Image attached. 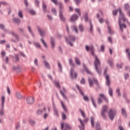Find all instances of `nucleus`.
<instances>
[{"label": "nucleus", "instance_id": "7", "mask_svg": "<svg viewBox=\"0 0 130 130\" xmlns=\"http://www.w3.org/2000/svg\"><path fill=\"white\" fill-rule=\"evenodd\" d=\"M10 34L12 36H14V37L16 39V40H15L14 39H11V41H12V42H19V40H20V37H19V36L18 35L15 34L13 31L11 32Z\"/></svg>", "mask_w": 130, "mask_h": 130}, {"label": "nucleus", "instance_id": "31", "mask_svg": "<svg viewBox=\"0 0 130 130\" xmlns=\"http://www.w3.org/2000/svg\"><path fill=\"white\" fill-rule=\"evenodd\" d=\"M75 60L76 64H78V66H80L81 64V62H80V60H79V58H78V57H75Z\"/></svg>", "mask_w": 130, "mask_h": 130}, {"label": "nucleus", "instance_id": "38", "mask_svg": "<svg viewBox=\"0 0 130 130\" xmlns=\"http://www.w3.org/2000/svg\"><path fill=\"white\" fill-rule=\"evenodd\" d=\"M51 12L55 16H56V9L55 8H52Z\"/></svg>", "mask_w": 130, "mask_h": 130}, {"label": "nucleus", "instance_id": "62", "mask_svg": "<svg viewBox=\"0 0 130 130\" xmlns=\"http://www.w3.org/2000/svg\"><path fill=\"white\" fill-rule=\"evenodd\" d=\"M52 3H53L56 5H58V3H57V0H51Z\"/></svg>", "mask_w": 130, "mask_h": 130}, {"label": "nucleus", "instance_id": "3", "mask_svg": "<svg viewBox=\"0 0 130 130\" xmlns=\"http://www.w3.org/2000/svg\"><path fill=\"white\" fill-rule=\"evenodd\" d=\"M88 81L89 83V87L93 86V83L95 84L96 86H99V83H98V81L96 79H95L94 78L91 79L90 78H88Z\"/></svg>", "mask_w": 130, "mask_h": 130}, {"label": "nucleus", "instance_id": "57", "mask_svg": "<svg viewBox=\"0 0 130 130\" xmlns=\"http://www.w3.org/2000/svg\"><path fill=\"white\" fill-rule=\"evenodd\" d=\"M54 112L56 116H58V111H57V109H54Z\"/></svg>", "mask_w": 130, "mask_h": 130}, {"label": "nucleus", "instance_id": "2", "mask_svg": "<svg viewBox=\"0 0 130 130\" xmlns=\"http://www.w3.org/2000/svg\"><path fill=\"white\" fill-rule=\"evenodd\" d=\"M119 25L120 27V29L121 31L122 32L123 31V28L124 29H126V24L124 23H121V20H123L124 22H126L128 25L130 26V23L129 21H128V20H127V18L124 17V14L123 13H122V11H121V10H119Z\"/></svg>", "mask_w": 130, "mask_h": 130}, {"label": "nucleus", "instance_id": "23", "mask_svg": "<svg viewBox=\"0 0 130 130\" xmlns=\"http://www.w3.org/2000/svg\"><path fill=\"white\" fill-rule=\"evenodd\" d=\"M18 15L19 18H20V19H23L24 16L23 15V12H22V11L19 10Z\"/></svg>", "mask_w": 130, "mask_h": 130}, {"label": "nucleus", "instance_id": "11", "mask_svg": "<svg viewBox=\"0 0 130 130\" xmlns=\"http://www.w3.org/2000/svg\"><path fill=\"white\" fill-rule=\"evenodd\" d=\"M108 113L111 120H113V117H114V115L113 114V111L112 110H110L109 112H108Z\"/></svg>", "mask_w": 130, "mask_h": 130}, {"label": "nucleus", "instance_id": "12", "mask_svg": "<svg viewBox=\"0 0 130 130\" xmlns=\"http://www.w3.org/2000/svg\"><path fill=\"white\" fill-rule=\"evenodd\" d=\"M58 5H59V13H63V5L61 3H58Z\"/></svg>", "mask_w": 130, "mask_h": 130}, {"label": "nucleus", "instance_id": "48", "mask_svg": "<svg viewBox=\"0 0 130 130\" xmlns=\"http://www.w3.org/2000/svg\"><path fill=\"white\" fill-rule=\"evenodd\" d=\"M108 33L109 34H112V31H111V27L110 26H108Z\"/></svg>", "mask_w": 130, "mask_h": 130}, {"label": "nucleus", "instance_id": "25", "mask_svg": "<svg viewBox=\"0 0 130 130\" xmlns=\"http://www.w3.org/2000/svg\"><path fill=\"white\" fill-rule=\"evenodd\" d=\"M116 93L117 94L118 97H121V92H120V89L119 88H117L116 90Z\"/></svg>", "mask_w": 130, "mask_h": 130}, {"label": "nucleus", "instance_id": "59", "mask_svg": "<svg viewBox=\"0 0 130 130\" xmlns=\"http://www.w3.org/2000/svg\"><path fill=\"white\" fill-rule=\"evenodd\" d=\"M58 67L59 72H61V64H60L59 62H58Z\"/></svg>", "mask_w": 130, "mask_h": 130}, {"label": "nucleus", "instance_id": "51", "mask_svg": "<svg viewBox=\"0 0 130 130\" xmlns=\"http://www.w3.org/2000/svg\"><path fill=\"white\" fill-rule=\"evenodd\" d=\"M27 28L29 32H30L32 36L34 37V34H33V32H32V30H31V27H30V26H28Z\"/></svg>", "mask_w": 130, "mask_h": 130}, {"label": "nucleus", "instance_id": "20", "mask_svg": "<svg viewBox=\"0 0 130 130\" xmlns=\"http://www.w3.org/2000/svg\"><path fill=\"white\" fill-rule=\"evenodd\" d=\"M94 121H95V118H94V117H91L90 118V122H91V125L92 127H94L95 126V124H94Z\"/></svg>", "mask_w": 130, "mask_h": 130}, {"label": "nucleus", "instance_id": "1", "mask_svg": "<svg viewBox=\"0 0 130 130\" xmlns=\"http://www.w3.org/2000/svg\"><path fill=\"white\" fill-rule=\"evenodd\" d=\"M85 49L86 51H89V50L90 51L91 54L93 56L95 59L94 66L95 67V71H96L99 75H101V69L98 68V67H100V61L99 60V59H98L97 56L94 55V47H93V46H90L89 47L88 46H85Z\"/></svg>", "mask_w": 130, "mask_h": 130}, {"label": "nucleus", "instance_id": "22", "mask_svg": "<svg viewBox=\"0 0 130 130\" xmlns=\"http://www.w3.org/2000/svg\"><path fill=\"white\" fill-rule=\"evenodd\" d=\"M59 17L62 22H66V18L63 17V15L62 14V13H59Z\"/></svg>", "mask_w": 130, "mask_h": 130}, {"label": "nucleus", "instance_id": "30", "mask_svg": "<svg viewBox=\"0 0 130 130\" xmlns=\"http://www.w3.org/2000/svg\"><path fill=\"white\" fill-rule=\"evenodd\" d=\"M126 53L127 54V56L128 57V59L130 61V52H129V49L127 48L126 49L125 51Z\"/></svg>", "mask_w": 130, "mask_h": 130}, {"label": "nucleus", "instance_id": "26", "mask_svg": "<svg viewBox=\"0 0 130 130\" xmlns=\"http://www.w3.org/2000/svg\"><path fill=\"white\" fill-rule=\"evenodd\" d=\"M121 112H122V115H123L124 117H127V114H126V112H125V109H122Z\"/></svg>", "mask_w": 130, "mask_h": 130}, {"label": "nucleus", "instance_id": "14", "mask_svg": "<svg viewBox=\"0 0 130 130\" xmlns=\"http://www.w3.org/2000/svg\"><path fill=\"white\" fill-rule=\"evenodd\" d=\"M80 122V124L81 125V126H80V128L81 130H85V124H84V123H83V121H82V119H78Z\"/></svg>", "mask_w": 130, "mask_h": 130}, {"label": "nucleus", "instance_id": "13", "mask_svg": "<svg viewBox=\"0 0 130 130\" xmlns=\"http://www.w3.org/2000/svg\"><path fill=\"white\" fill-rule=\"evenodd\" d=\"M79 92L80 94L83 96V99L85 101H89V98H88V96L84 95V92L82 91V90L79 89Z\"/></svg>", "mask_w": 130, "mask_h": 130}, {"label": "nucleus", "instance_id": "40", "mask_svg": "<svg viewBox=\"0 0 130 130\" xmlns=\"http://www.w3.org/2000/svg\"><path fill=\"white\" fill-rule=\"evenodd\" d=\"M0 28L4 31H8V30H7V29H6V28H5V25H4V24H0Z\"/></svg>", "mask_w": 130, "mask_h": 130}, {"label": "nucleus", "instance_id": "50", "mask_svg": "<svg viewBox=\"0 0 130 130\" xmlns=\"http://www.w3.org/2000/svg\"><path fill=\"white\" fill-rule=\"evenodd\" d=\"M102 102H103L102 99H101V98H98V104H101V103H102Z\"/></svg>", "mask_w": 130, "mask_h": 130}, {"label": "nucleus", "instance_id": "16", "mask_svg": "<svg viewBox=\"0 0 130 130\" xmlns=\"http://www.w3.org/2000/svg\"><path fill=\"white\" fill-rule=\"evenodd\" d=\"M77 19H78V15L77 14H73L71 17V21L74 22Z\"/></svg>", "mask_w": 130, "mask_h": 130}, {"label": "nucleus", "instance_id": "17", "mask_svg": "<svg viewBox=\"0 0 130 130\" xmlns=\"http://www.w3.org/2000/svg\"><path fill=\"white\" fill-rule=\"evenodd\" d=\"M38 30L41 36H42V37H43V36H44V34H45V31L42 30V29H40L39 27H38Z\"/></svg>", "mask_w": 130, "mask_h": 130}, {"label": "nucleus", "instance_id": "32", "mask_svg": "<svg viewBox=\"0 0 130 130\" xmlns=\"http://www.w3.org/2000/svg\"><path fill=\"white\" fill-rule=\"evenodd\" d=\"M42 8L44 12H46V5L44 4V1L42 3Z\"/></svg>", "mask_w": 130, "mask_h": 130}, {"label": "nucleus", "instance_id": "21", "mask_svg": "<svg viewBox=\"0 0 130 130\" xmlns=\"http://www.w3.org/2000/svg\"><path fill=\"white\" fill-rule=\"evenodd\" d=\"M95 130H101V128L100 127V123L99 122H95Z\"/></svg>", "mask_w": 130, "mask_h": 130}, {"label": "nucleus", "instance_id": "9", "mask_svg": "<svg viewBox=\"0 0 130 130\" xmlns=\"http://www.w3.org/2000/svg\"><path fill=\"white\" fill-rule=\"evenodd\" d=\"M70 76L72 79H77V77H78V74L75 72L73 68L71 69Z\"/></svg>", "mask_w": 130, "mask_h": 130}, {"label": "nucleus", "instance_id": "60", "mask_svg": "<svg viewBox=\"0 0 130 130\" xmlns=\"http://www.w3.org/2000/svg\"><path fill=\"white\" fill-rule=\"evenodd\" d=\"M1 55L2 57H3V58H4V57H5V56L6 55V53L4 51H2L1 52Z\"/></svg>", "mask_w": 130, "mask_h": 130}, {"label": "nucleus", "instance_id": "54", "mask_svg": "<svg viewBox=\"0 0 130 130\" xmlns=\"http://www.w3.org/2000/svg\"><path fill=\"white\" fill-rule=\"evenodd\" d=\"M29 13H30V15H35L36 14L35 11L32 10H29Z\"/></svg>", "mask_w": 130, "mask_h": 130}, {"label": "nucleus", "instance_id": "4", "mask_svg": "<svg viewBox=\"0 0 130 130\" xmlns=\"http://www.w3.org/2000/svg\"><path fill=\"white\" fill-rule=\"evenodd\" d=\"M5 100H6V98L4 96H1V102H2V108L0 109V115L1 116H3V115H5V112L4 111V106L5 105Z\"/></svg>", "mask_w": 130, "mask_h": 130}, {"label": "nucleus", "instance_id": "63", "mask_svg": "<svg viewBox=\"0 0 130 130\" xmlns=\"http://www.w3.org/2000/svg\"><path fill=\"white\" fill-rule=\"evenodd\" d=\"M35 4L36 5V6L37 7H39V1H37V0H36L35 1Z\"/></svg>", "mask_w": 130, "mask_h": 130}, {"label": "nucleus", "instance_id": "24", "mask_svg": "<svg viewBox=\"0 0 130 130\" xmlns=\"http://www.w3.org/2000/svg\"><path fill=\"white\" fill-rule=\"evenodd\" d=\"M44 64L46 69H50V66H49V63L46 61H44Z\"/></svg>", "mask_w": 130, "mask_h": 130}, {"label": "nucleus", "instance_id": "44", "mask_svg": "<svg viewBox=\"0 0 130 130\" xmlns=\"http://www.w3.org/2000/svg\"><path fill=\"white\" fill-rule=\"evenodd\" d=\"M83 67L87 74H91V72L90 71H89V70H88V69H87V67H86V65H85V64H83Z\"/></svg>", "mask_w": 130, "mask_h": 130}, {"label": "nucleus", "instance_id": "41", "mask_svg": "<svg viewBox=\"0 0 130 130\" xmlns=\"http://www.w3.org/2000/svg\"><path fill=\"white\" fill-rule=\"evenodd\" d=\"M66 41L67 42L68 44L70 45V46H73V44L71 43V42L68 41V38L65 37Z\"/></svg>", "mask_w": 130, "mask_h": 130}, {"label": "nucleus", "instance_id": "43", "mask_svg": "<svg viewBox=\"0 0 130 130\" xmlns=\"http://www.w3.org/2000/svg\"><path fill=\"white\" fill-rule=\"evenodd\" d=\"M60 93L61 96H62L63 98H64V99H67V96H66L64 93H63V92H62V90H60Z\"/></svg>", "mask_w": 130, "mask_h": 130}, {"label": "nucleus", "instance_id": "53", "mask_svg": "<svg viewBox=\"0 0 130 130\" xmlns=\"http://www.w3.org/2000/svg\"><path fill=\"white\" fill-rule=\"evenodd\" d=\"M35 46L37 47V48H40L41 46L40 45L37 43H34Z\"/></svg>", "mask_w": 130, "mask_h": 130}, {"label": "nucleus", "instance_id": "52", "mask_svg": "<svg viewBox=\"0 0 130 130\" xmlns=\"http://www.w3.org/2000/svg\"><path fill=\"white\" fill-rule=\"evenodd\" d=\"M112 89L109 88V94L110 95V96H112Z\"/></svg>", "mask_w": 130, "mask_h": 130}, {"label": "nucleus", "instance_id": "36", "mask_svg": "<svg viewBox=\"0 0 130 130\" xmlns=\"http://www.w3.org/2000/svg\"><path fill=\"white\" fill-rule=\"evenodd\" d=\"M72 30L75 31V32H76L77 34L78 33V28H77V26H73L72 27Z\"/></svg>", "mask_w": 130, "mask_h": 130}, {"label": "nucleus", "instance_id": "61", "mask_svg": "<svg viewBox=\"0 0 130 130\" xmlns=\"http://www.w3.org/2000/svg\"><path fill=\"white\" fill-rule=\"evenodd\" d=\"M124 7L126 10H128V9H129V5H128L127 4H125Z\"/></svg>", "mask_w": 130, "mask_h": 130}, {"label": "nucleus", "instance_id": "58", "mask_svg": "<svg viewBox=\"0 0 130 130\" xmlns=\"http://www.w3.org/2000/svg\"><path fill=\"white\" fill-rule=\"evenodd\" d=\"M5 61L6 63H8L9 62V57L6 56L5 59H3Z\"/></svg>", "mask_w": 130, "mask_h": 130}, {"label": "nucleus", "instance_id": "49", "mask_svg": "<svg viewBox=\"0 0 130 130\" xmlns=\"http://www.w3.org/2000/svg\"><path fill=\"white\" fill-rule=\"evenodd\" d=\"M85 79L84 78H82L80 80V83L82 84V85H85Z\"/></svg>", "mask_w": 130, "mask_h": 130}, {"label": "nucleus", "instance_id": "15", "mask_svg": "<svg viewBox=\"0 0 130 130\" xmlns=\"http://www.w3.org/2000/svg\"><path fill=\"white\" fill-rule=\"evenodd\" d=\"M12 21L13 22L15 23V24H20V23H21V20L18 18H13Z\"/></svg>", "mask_w": 130, "mask_h": 130}, {"label": "nucleus", "instance_id": "35", "mask_svg": "<svg viewBox=\"0 0 130 130\" xmlns=\"http://www.w3.org/2000/svg\"><path fill=\"white\" fill-rule=\"evenodd\" d=\"M38 115H41L42 114V110L39 109L36 112Z\"/></svg>", "mask_w": 130, "mask_h": 130}, {"label": "nucleus", "instance_id": "6", "mask_svg": "<svg viewBox=\"0 0 130 130\" xmlns=\"http://www.w3.org/2000/svg\"><path fill=\"white\" fill-rule=\"evenodd\" d=\"M107 111V106L104 105L101 110V115L104 118H106V115H105V112Z\"/></svg>", "mask_w": 130, "mask_h": 130}, {"label": "nucleus", "instance_id": "47", "mask_svg": "<svg viewBox=\"0 0 130 130\" xmlns=\"http://www.w3.org/2000/svg\"><path fill=\"white\" fill-rule=\"evenodd\" d=\"M16 96L17 98H18V99H21V98H22V95H21V94L19 93H16Z\"/></svg>", "mask_w": 130, "mask_h": 130}, {"label": "nucleus", "instance_id": "28", "mask_svg": "<svg viewBox=\"0 0 130 130\" xmlns=\"http://www.w3.org/2000/svg\"><path fill=\"white\" fill-rule=\"evenodd\" d=\"M75 12L76 13H77L79 17H81V10H80V9H75Z\"/></svg>", "mask_w": 130, "mask_h": 130}, {"label": "nucleus", "instance_id": "42", "mask_svg": "<svg viewBox=\"0 0 130 130\" xmlns=\"http://www.w3.org/2000/svg\"><path fill=\"white\" fill-rule=\"evenodd\" d=\"M41 41L42 42V43H43L44 46H45V47H47V45H46V43H45V41H44V40L41 39Z\"/></svg>", "mask_w": 130, "mask_h": 130}, {"label": "nucleus", "instance_id": "5", "mask_svg": "<svg viewBox=\"0 0 130 130\" xmlns=\"http://www.w3.org/2000/svg\"><path fill=\"white\" fill-rule=\"evenodd\" d=\"M106 72H107V68L104 70V74L105 75L106 84L107 86H109L110 85V79H109V75L106 74Z\"/></svg>", "mask_w": 130, "mask_h": 130}, {"label": "nucleus", "instance_id": "19", "mask_svg": "<svg viewBox=\"0 0 130 130\" xmlns=\"http://www.w3.org/2000/svg\"><path fill=\"white\" fill-rule=\"evenodd\" d=\"M50 42H51V45L52 48H54V45H55V44L54 43V39L53 38L51 37L50 38Z\"/></svg>", "mask_w": 130, "mask_h": 130}, {"label": "nucleus", "instance_id": "34", "mask_svg": "<svg viewBox=\"0 0 130 130\" xmlns=\"http://www.w3.org/2000/svg\"><path fill=\"white\" fill-rule=\"evenodd\" d=\"M84 17H85V22H88V21H89V19H88V13H87V12L85 13Z\"/></svg>", "mask_w": 130, "mask_h": 130}, {"label": "nucleus", "instance_id": "8", "mask_svg": "<svg viewBox=\"0 0 130 130\" xmlns=\"http://www.w3.org/2000/svg\"><path fill=\"white\" fill-rule=\"evenodd\" d=\"M61 128L62 130L71 129V126L67 123H63L61 124Z\"/></svg>", "mask_w": 130, "mask_h": 130}, {"label": "nucleus", "instance_id": "55", "mask_svg": "<svg viewBox=\"0 0 130 130\" xmlns=\"http://www.w3.org/2000/svg\"><path fill=\"white\" fill-rule=\"evenodd\" d=\"M91 99L92 105H93L94 107L96 108V104H95V102H94V99L92 97L91 98Z\"/></svg>", "mask_w": 130, "mask_h": 130}, {"label": "nucleus", "instance_id": "45", "mask_svg": "<svg viewBox=\"0 0 130 130\" xmlns=\"http://www.w3.org/2000/svg\"><path fill=\"white\" fill-rule=\"evenodd\" d=\"M67 118V115H66V114H64V113L62 112V119H63V120H65V119H66Z\"/></svg>", "mask_w": 130, "mask_h": 130}, {"label": "nucleus", "instance_id": "56", "mask_svg": "<svg viewBox=\"0 0 130 130\" xmlns=\"http://www.w3.org/2000/svg\"><path fill=\"white\" fill-rule=\"evenodd\" d=\"M122 66H123V64H122V63H121L120 64H117V68H118V69H122Z\"/></svg>", "mask_w": 130, "mask_h": 130}, {"label": "nucleus", "instance_id": "29", "mask_svg": "<svg viewBox=\"0 0 130 130\" xmlns=\"http://www.w3.org/2000/svg\"><path fill=\"white\" fill-rule=\"evenodd\" d=\"M60 103L61 105V106L63 109V110L65 111V112H68V110H67V108H66V106H64V104H63V103H62V101H60Z\"/></svg>", "mask_w": 130, "mask_h": 130}, {"label": "nucleus", "instance_id": "33", "mask_svg": "<svg viewBox=\"0 0 130 130\" xmlns=\"http://www.w3.org/2000/svg\"><path fill=\"white\" fill-rule=\"evenodd\" d=\"M78 29L81 32H83V31H84V27L82 24L79 25Z\"/></svg>", "mask_w": 130, "mask_h": 130}, {"label": "nucleus", "instance_id": "39", "mask_svg": "<svg viewBox=\"0 0 130 130\" xmlns=\"http://www.w3.org/2000/svg\"><path fill=\"white\" fill-rule=\"evenodd\" d=\"M69 62L70 66H71L72 67H75V64L73 62V60H72V59H69Z\"/></svg>", "mask_w": 130, "mask_h": 130}, {"label": "nucleus", "instance_id": "18", "mask_svg": "<svg viewBox=\"0 0 130 130\" xmlns=\"http://www.w3.org/2000/svg\"><path fill=\"white\" fill-rule=\"evenodd\" d=\"M100 96L101 97V98H102V99L105 100L106 103H108V99H107V98H106L105 95H104V94H100Z\"/></svg>", "mask_w": 130, "mask_h": 130}, {"label": "nucleus", "instance_id": "37", "mask_svg": "<svg viewBox=\"0 0 130 130\" xmlns=\"http://www.w3.org/2000/svg\"><path fill=\"white\" fill-rule=\"evenodd\" d=\"M79 111L81 112V116H82L83 118H85L86 117V115H85V113H84V112L82 111V110H81L80 109H79Z\"/></svg>", "mask_w": 130, "mask_h": 130}, {"label": "nucleus", "instance_id": "10", "mask_svg": "<svg viewBox=\"0 0 130 130\" xmlns=\"http://www.w3.org/2000/svg\"><path fill=\"white\" fill-rule=\"evenodd\" d=\"M26 102L27 104H33V103H34V98L32 97L27 98Z\"/></svg>", "mask_w": 130, "mask_h": 130}, {"label": "nucleus", "instance_id": "46", "mask_svg": "<svg viewBox=\"0 0 130 130\" xmlns=\"http://www.w3.org/2000/svg\"><path fill=\"white\" fill-rule=\"evenodd\" d=\"M54 85L57 87V88H60V85H59V83L56 81L54 82Z\"/></svg>", "mask_w": 130, "mask_h": 130}, {"label": "nucleus", "instance_id": "64", "mask_svg": "<svg viewBox=\"0 0 130 130\" xmlns=\"http://www.w3.org/2000/svg\"><path fill=\"white\" fill-rule=\"evenodd\" d=\"M81 0H75V2L76 4V5H79V4H80V3H81Z\"/></svg>", "mask_w": 130, "mask_h": 130}, {"label": "nucleus", "instance_id": "27", "mask_svg": "<svg viewBox=\"0 0 130 130\" xmlns=\"http://www.w3.org/2000/svg\"><path fill=\"white\" fill-rule=\"evenodd\" d=\"M69 39L70 40L71 42H75V40H76V38L75 37L70 36L69 37Z\"/></svg>", "mask_w": 130, "mask_h": 130}]
</instances>
